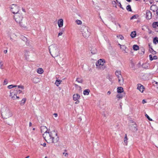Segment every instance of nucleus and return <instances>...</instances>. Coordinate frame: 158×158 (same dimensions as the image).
Here are the masks:
<instances>
[{
	"instance_id": "f257e3e1",
	"label": "nucleus",
	"mask_w": 158,
	"mask_h": 158,
	"mask_svg": "<svg viewBox=\"0 0 158 158\" xmlns=\"http://www.w3.org/2000/svg\"><path fill=\"white\" fill-rule=\"evenodd\" d=\"M43 137L48 143H56L59 140V137L57 132L55 131L45 132L43 135Z\"/></svg>"
},
{
	"instance_id": "f03ea898",
	"label": "nucleus",
	"mask_w": 158,
	"mask_h": 158,
	"mask_svg": "<svg viewBox=\"0 0 158 158\" xmlns=\"http://www.w3.org/2000/svg\"><path fill=\"white\" fill-rule=\"evenodd\" d=\"M50 53L52 57H57V60L61 61L62 60L61 57L60 56V49L57 44H53L49 47Z\"/></svg>"
},
{
	"instance_id": "7ed1b4c3",
	"label": "nucleus",
	"mask_w": 158,
	"mask_h": 158,
	"mask_svg": "<svg viewBox=\"0 0 158 158\" xmlns=\"http://www.w3.org/2000/svg\"><path fill=\"white\" fill-rule=\"evenodd\" d=\"M24 10V9H23V10L24 12L23 14L21 12L15 14L14 15V19L20 27H22L26 28L27 27V23L23 19L24 14L25 12Z\"/></svg>"
},
{
	"instance_id": "20e7f679",
	"label": "nucleus",
	"mask_w": 158,
	"mask_h": 158,
	"mask_svg": "<svg viewBox=\"0 0 158 158\" xmlns=\"http://www.w3.org/2000/svg\"><path fill=\"white\" fill-rule=\"evenodd\" d=\"M2 115L5 119H7L12 115L11 112L6 107L4 106L1 109Z\"/></svg>"
},
{
	"instance_id": "39448f33",
	"label": "nucleus",
	"mask_w": 158,
	"mask_h": 158,
	"mask_svg": "<svg viewBox=\"0 0 158 158\" xmlns=\"http://www.w3.org/2000/svg\"><path fill=\"white\" fill-rule=\"evenodd\" d=\"M105 61L103 59H100L96 63V69L99 70H103L105 69L106 66L104 65Z\"/></svg>"
},
{
	"instance_id": "423d86ee",
	"label": "nucleus",
	"mask_w": 158,
	"mask_h": 158,
	"mask_svg": "<svg viewBox=\"0 0 158 158\" xmlns=\"http://www.w3.org/2000/svg\"><path fill=\"white\" fill-rule=\"evenodd\" d=\"M80 31L83 36L85 38H88L90 35V32L89 31L87 27L84 26H82L81 28Z\"/></svg>"
},
{
	"instance_id": "0eeeda50",
	"label": "nucleus",
	"mask_w": 158,
	"mask_h": 158,
	"mask_svg": "<svg viewBox=\"0 0 158 158\" xmlns=\"http://www.w3.org/2000/svg\"><path fill=\"white\" fill-rule=\"evenodd\" d=\"M35 53V51L33 49H30L26 50L25 52V56L27 59L33 57Z\"/></svg>"
},
{
	"instance_id": "6e6552de",
	"label": "nucleus",
	"mask_w": 158,
	"mask_h": 158,
	"mask_svg": "<svg viewBox=\"0 0 158 158\" xmlns=\"http://www.w3.org/2000/svg\"><path fill=\"white\" fill-rule=\"evenodd\" d=\"M19 6L15 4H12L10 6V10L15 15L21 12L19 10Z\"/></svg>"
},
{
	"instance_id": "1a4fd4ad",
	"label": "nucleus",
	"mask_w": 158,
	"mask_h": 158,
	"mask_svg": "<svg viewBox=\"0 0 158 158\" xmlns=\"http://www.w3.org/2000/svg\"><path fill=\"white\" fill-rule=\"evenodd\" d=\"M8 35L10 37V40L11 41L14 42L16 40L17 36L14 33L13 31H11L9 32Z\"/></svg>"
},
{
	"instance_id": "9d476101",
	"label": "nucleus",
	"mask_w": 158,
	"mask_h": 158,
	"mask_svg": "<svg viewBox=\"0 0 158 158\" xmlns=\"http://www.w3.org/2000/svg\"><path fill=\"white\" fill-rule=\"evenodd\" d=\"M10 96L11 97V98L13 100H15L16 98L18 99L19 98V97L17 96L16 93L15 92V90H10Z\"/></svg>"
},
{
	"instance_id": "9b49d317",
	"label": "nucleus",
	"mask_w": 158,
	"mask_h": 158,
	"mask_svg": "<svg viewBox=\"0 0 158 158\" xmlns=\"http://www.w3.org/2000/svg\"><path fill=\"white\" fill-rule=\"evenodd\" d=\"M146 18L148 19H150L152 17V14L149 10L146 11Z\"/></svg>"
},
{
	"instance_id": "f8f14e48",
	"label": "nucleus",
	"mask_w": 158,
	"mask_h": 158,
	"mask_svg": "<svg viewBox=\"0 0 158 158\" xmlns=\"http://www.w3.org/2000/svg\"><path fill=\"white\" fill-rule=\"evenodd\" d=\"M137 89H139L140 91L143 92L144 89V87L141 84H138L137 85Z\"/></svg>"
},
{
	"instance_id": "ddd939ff",
	"label": "nucleus",
	"mask_w": 158,
	"mask_h": 158,
	"mask_svg": "<svg viewBox=\"0 0 158 158\" xmlns=\"http://www.w3.org/2000/svg\"><path fill=\"white\" fill-rule=\"evenodd\" d=\"M91 53L93 54H94L97 53V50L94 47H92L90 49Z\"/></svg>"
},
{
	"instance_id": "4468645a",
	"label": "nucleus",
	"mask_w": 158,
	"mask_h": 158,
	"mask_svg": "<svg viewBox=\"0 0 158 158\" xmlns=\"http://www.w3.org/2000/svg\"><path fill=\"white\" fill-rule=\"evenodd\" d=\"M58 24L59 27H62L63 25V20L61 19L58 20Z\"/></svg>"
},
{
	"instance_id": "2eb2a0df",
	"label": "nucleus",
	"mask_w": 158,
	"mask_h": 158,
	"mask_svg": "<svg viewBox=\"0 0 158 158\" xmlns=\"http://www.w3.org/2000/svg\"><path fill=\"white\" fill-rule=\"evenodd\" d=\"M118 81L120 85H123L124 84V80L122 76L118 78Z\"/></svg>"
},
{
	"instance_id": "dca6fc26",
	"label": "nucleus",
	"mask_w": 158,
	"mask_h": 158,
	"mask_svg": "<svg viewBox=\"0 0 158 158\" xmlns=\"http://www.w3.org/2000/svg\"><path fill=\"white\" fill-rule=\"evenodd\" d=\"M73 99L74 101L78 100L80 98V96L77 94H75L73 96Z\"/></svg>"
},
{
	"instance_id": "f3484780",
	"label": "nucleus",
	"mask_w": 158,
	"mask_h": 158,
	"mask_svg": "<svg viewBox=\"0 0 158 158\" xmlns=\"http://www.w3.org/2000/svg\"><path fill=\"white\" fill-rule=\"evenodd\" d=\"M121 48L124 51L125 53H127L129 52V50L128 48L124 45H122Z\"/></svg>"
},
{
	"instance_id": "a211bd4d",
	"label": "nucleus",
	"mask_w": 158,
	"mask_h": 158,
	"mask_svg": "<svg viewBox=\"0 0 158 158\" xmlns=\"http://www.w3.org/2000/svg\"><path fill=\"white\" fill-rule=\"evenodd\" d=\"M115 74L118 78L122 76L121 74V72L120 71L118 70H116L115 72Z\"/></svg>"
},
{
	"instance_id": "6ab92c4d",
	"label": "nucleus",
	"mask_w": 158,
	"mask_h": 158,
	"mask_svg": "<svg viewBox=\"0 0 158 158\" xmlns=\"http://www.w3.org/2000/svg\"><path fill=\"white\" fill-rule=\"evenodd\" d=\"M32 81L35 83H37L40 82V79L37 77H34L32 79Z\"/></svg>"
},
{
	"instance_id": "aec40b11",
	"label": "nucleus",
	"mask_w": 158,
	"mask_h": 158,
	"mask_svg": "<svg viewBox=\"0 0 158 158\" xmlns=\"http://www.w3.org/2000/svg\"><path fill=\"white\" fill-rule=\"evenodd\" d=\"M41 132H44L46 131H48V130L47 129V128L45 126H43L41 127Z\"/></svg>"
},
{
	"instance_id": "412c9836",
	"label": "nucleus",
	"mask_w": 158,
	"mask_h": 158,
	"mask_svg": "<svg viewBox=\"0 0 158 158\" xmlns=\"http://www.w3.org/2000/svg\"><path fill=\"white\" fill-rule=\"evenodd\" d=\"M37 72L39 74H42L44 72V70L42 68H39L37 70Z\"/></svg>"
},
{
	"instance_id": "4be33fe9",
	"label": "nucleus",
	"mask_w": 158,
	"mask_h": 158,
	"mask_svg": "<svg viewBox=\"0 0 158 158\" xmlns=\"http://www.w3.org/2000/svg\"><path fill=\"white\" fill-rule=\"evenodd\" d=\"M90 90L89 89H86L84 90L83 91V94L84 95H88L90 92Z\"/></svg>"
},
{
	"instance_id": "5701e85b",
	"label": "nucleus",
	"mask_w": 158,
	"mask_h": 158,
	"mask_svg": "<svg viewBox=\"0 0 158 158\" xmlns=\"http://www.w3.org/2000/svg\"><path fill=\"white\" fill-rule=\"evenodd\" d=\"M123 88L122 87H119L117 88L118 93H120L123 92Z\"/></svg>"
},
{
	"instance_id": "b1692460",
	"label": "nucleus",
	"mask_w": 158,
	"mask_h": 158,
	"mask_svg": "<svg viewBox=\"0 0 158 158\" xmlns=\"http://www.w3.org/2000/svg\"><path fill=\"white\" fill-rule=\"evenodd\" d=\"M130 129L133 131H136L137 130L136 125L135 124H133V127Z\"/></svg>"
},
{
	"instance_id": "393cba45",
	"label": "nucleus",
	"mask_w": 158,
	"mask_h": 158,
	"mask_svg": "<svg viewBox=\"0 0 158 158\" xmlns=\"http://www.w3.org/2000/svg\"><path fill=\"white\" fill-rule=\"evenodd\" d=\"M61 81H62L60 80H57L56 81L55 84L57 86H58L60 84Z\"/></svg>"
},
{
	"instance_id": "a878e982",
	"label": "nucleus",
	"mask_w": 158,
	"mask_h": 158,
	"mask_svg": "<svg viewBox=\"0 0 158 158\" xmlns=\"http://www.w3.org/2000/svg\"><path fill=\"white\" fill-rule=\"evenodd\" d=\"M136 35V32L135 31H133L131 32V36L132 38H134L135 37Z\"/></svg>"
},
{
	"instance_id": "bb28decb",
	"label": "nucleus",
	"mask_w": 158,
	"mask_h": 158,
	"mask_svg": "<svg viewBox=\"0 0 158 158\" xmlns=\"http://www.w3.org/2000/svg\"><path fill=\"white\" fill-rule=\"evenodd\" d=\"M133 48L134 50L137 51L139 49V47L137 45H134L133 46Z\"/></svg>"
},
{
	"instance_id": "cd10ccee",
	"label": "nucleus",
	"mask_w": 158,
	"mask_h": 158,
	"mask_svg": "<svg viewBox=\"0 0 158 158\" xmlns=\"http://www.w3.org/2000/svg\"><path fill=\"white\" fill-rule=\"evenodd\" d=\"M76 81L77 82L79 83H82L83 82V80L81 78L77 77L76 79Z\"/></svg>"
},
{
	"instance_id": "c85d7f7f",
	"label": "nucleus",
	"mask_w": 158,
	"mask_h": 158,
	"mask_svg": "<svg viewBox=\"0 0 158 158\" xmlns=\"http://www.w3.org/2000/svg\"><path fill=\"white\" fill-rule=\"evenodd\" d=\"M127 140H128V139L127 138V134H126L125 135V137L124 138V142L125 143V144L126 145H127Z\"/></svg>"
},
{
	"instance_id": "c756f323",
	"label": "nucleus",
	"mask_w": 158,
	"mask_h": 158,
	"mask_svg": "<svg viewBox=\"0 0 158 158\" xmlns=\"http://www.w3.org/2000/svg\"><path fill=\"white\" fill-rule=\"evenodd\" d=\"M153 42L154 44H156L158 43V38L157 37L154 38L153 39Z\"/></svg>"
},
{
	"instance_id": "7c9ffc66",
	"label": "nucleus",
	"mask_w": 158,
	"mask_h": 158,
	"mask_svg": "<svg viewBox=\"0 0 158 158\" xmlns=\"http://www.w3.org/2000/svg\"><path fill=\"white\" fill-rule=\"evenodd\" d=\"M26 101V99L25 98H24L22 99V100L21 101L20 104L21 106L23 105L25 103V102Z\"/></svg>"
},
{
	"instance_id": "2f4dec72",
	"label": "nucleus",
	"mask_w": 158,
	"mask_h": 158,
	"mask_svg": "<svg viewBox=\"0 0 158 158\" xmlns=\"http://www.w3.org/2000/svg\"><path fill=\"white\" fill-rule=\"evenodd\" d=\"M127 10L129 11H131L132 10L131 8V6L129 5H127L126 7Z\"/></svg>"
},
{
	"instance_id": "473e14b6",
	"label": "nucleus",
	"mask_w": 158,
	"mask_h": 158,
	"mask_svg": "<svg viewBox=\"0 0 158 158\" xmlns=\"http://www.w3.org/2000/svg\"><path fill=\"white\" fill-rule=\"evenodd\" d=\"M17 85H9L8 86V88L9 89H10L12 88H13L17 87Z\"/></svg>"
},
{
	"instance_id": "72a5a7b5",
	"label": "nucleus",
	"mask_w": 158,
	"mask_h": 158,
	"mask_svg": "<svg viewBox=\"0 0 158 158\" xmlns=\"http://www.w3.org/2000/svg\"><path fill=\"white\" fill-rule=\"evenodd\" d=\"M152 26L154 27H156V26L158 27V22L154 23L152 24Z\"/></svg>"
},
{
	"instance_id": "f704fd0d",
	"label": "nucleus",
	"mask_w": 158,
	"mask_h": 158,
	"mask_svg": "<svg viewBox=\"0 0 158 158\" xmlns=\"http://www.w3.org/2000/svg\"><path fill=\"white\" fill-rule=\"evenodd\" d=\"M117 38L120 39L121 40H123L124 39V37L121 35H118L117 36Z\"/></svg>"
},
{
	"instance_id": "c9c22d12",
	"label": "nucleus",
	"mask_w": 158,
	"mask_h": 158,
	"mask_svg": "<svg viewBox=\"0 0 158 158\" xmlns=\"http://www.w3.org/2000/svg\"><path fill=\"white\" fill-rule=\"evenodd\" d=\"M116 97L118 99H121L123 98V95L121 94H118L116 95Z\"/></svg>"
},
{
	"instance_id": "e433bc0d",
	"label": "nucleus",
	"mask_w": 158,
	"mask_h": 158,
	"mask_svg": "<svg viewBox=\"0 0 158 158\" xmlns=\"http://www.w3.org/2000/svg\"><path fill=\"white\" fill-rule=\"evenodd\" d=\"M76 23L78 25H81L82 24V22L81 20L77 19L76 21Z\"/></svg>"
},
{
	"instance_id": "4c0bfd02",
	"label": "nucleus",
	"mask_w": 158,
	"mask_h": 158,
	"mask_svg": "<svg viewBox=\"0 0 158 158\" xmlns=\"http://www.w3.org/2000/svg\"><path fill=\"white\" fill-rule=\"evenodd\" d=\"M3 63L2 61H0V68L1 69H2L3 66Z\"/></svg>"
},
{
	"instance_id": "58836bf2",
	"label": "nucleus",
	"mask_w": 158,
	"mask_h": 158,
	"mask_svg": "<svg viewBox=\"0 0 158 158\" xmlns=\"http://www.w3.org/2000/svg\"><path fill=\"white\" fill-rule=\"evenodd\" d=\"M17 87H18V88H20L22 90H23L24 89V87L23 86L21 85H18Z\"/></svg>"
},
{
	"instance_id": "ea45409f",
	"label": "nucleus",
	"mask_w": 158,
	"mask_h": 158,
	"mask_svg": "<svg viewBox=\"0 0 158 158\" xmlns=\"http://www.w3.org/2000/svg\"><path fill=\"white\" fill-rule=\"evenodd\" d=\"M150 49H151V50H150V51H152V52H151L153 54H156V52L154 51L153 49H152V47H150Z\"/></svg>"
},
{
	"instance_id": "a19ab883",
	"label": "nucleus",
	"mask_w": 158,
	"mask_h": 158,
	"mask_svg": "<svg viewBox=\"0 0 158 158\" xmlns=\"http://www.w3.org/2000/svg\"><path fill=\"white\" fill-rule=\"evenodd\" d=\"M21 38L24 41H26L27 40V38L24 36H22Z\"/></svg>"
},
{
	"instance_id": "79ce46f5",
	"label": "nucleus",
	"mask_w": 158,
	"mask_h": 158,
	"mask_svg": "<svg viewBox=\"0 0 158 158\" xmlns=\"http://www.w3.org/2000/svg\"><path fill=\"white\" fill-rule=\"evenodd\" d=\"M145 116L150 121H152V119L151 118L149 117L148 116V115H147V114H146L145 115Z\"/></svg>"
},
{
	"instance_id": "37998d69",
	"label": "nucleus",
	"mask_w": 158,
	"mask_h": 158,
	"mask_svg": "<svg viewBox=\"0 0 158 158\" xmlns=\"http://www.w3.org/2000/svg\"><path fill=\"white\" fill-rule=\"evenodd\" d=\"M149 56L150 60H153V57H152V55H149Z\"/></svg>"
},
{
	"instance_id": "c03bdc74",
	"label": "nucleus",
	"mask_w": 158,
	"mask_h": 158,
	"mask_svg": "<svg viewBox=\"0 0 158 158\" xmlns=\"http://www.w3.org/2000/svg\"><path fill=\"white\" fill-rule=\"evenodd\" d=\"M63 155L65 157L68 156V154H67V153L64 152L63 153Z\"/></svg>"
},
{
	"instance_id": "a18cd8bd",
	"label": "nucleus",
	"mask_w": 158,
	"mask_h": 158,
	"mask_svg": "<svg viewBox=\"0 0 158 158\" xmlns=\"http://www.w3.org/2000/svg\"><path fill=\"white\" fill-rule=\"evenodd\" d=\"M136 16L135 15H133L132 17H131L130 19H136Z\"/></svg>"
},
{
	"instance_id": "49530a36",
	"label": "nucleus",
	"mask_w": 158,
	"mask_h": 158,
	"mask_svg": "<svg viewBox=\"0 0 158 158\" xmlns=\"http://www.w3.org/2000/svg\"><path fill=\"white\" fill-rule=\"evenodd\" d=\"M17 90H18V93L19 94H20V93H21V92H22V89H19V90H18V89H17L16 91H17Z\"/></svg>"
},
{
	"instance_id": "de8ad7c7",
	"label": "nucleus",
	"mask_w": 158,
	"mask_h": 158,
	"mask_svg": "<svg viewBox=\"0 0 158 158\" xmlns=\"http://www.w3.org/2000/svg\"><path fill=\"white\" fill-rule=\"evenodd\" d=\"M153 60H156L157 59V57L156 56H153Z\"/></svg>"
},
{
	"instance_id": "09e8293b",
	"label": "nucleus",
	"mask_w": 158,
	"mask_h": 158,
	"mask_svg": "<svg viewBox=\"0 0 158 158\" xmlns=\"http://www.w3.org/2000/svg\"><path fill=\"white\" fill-rule=\"evenodd\" d=\"M62 34H63V33L62 32H60L58 34V36H59L61 35Z\"/></svg>"
},
{
	"instance_id": "8fccbe9b",
	"label": "nucleus",
	"mask_w": 158,
	"mask_h": 158,
	"mask_svg": "<svg viewBox=\"0 0 158 158\" xmlns=\"http://www.w3.org/2000/svg\"><path fill=\"white\" fill-rule=\"evenodd\" d=\"M112 3L113 4H114H114L115 5V7H116V3L115 2V1H113Z\"/></svg>"
},
{
	"instance_id": "3c124183",
	"label": "nucleus",
	"mask_w": 158,
	"mask_h": 158,
	"mask_svg": "<svg viewBox=\"0 0 158 158\" xmlns=\"http://www.w3.org/2000/svg\"><path fill=\"white\" fill-rule=\"evenodd\" d=\"M53 115L55 117H57L58 115H57V114H56V113H54L53 114Z\"/></svg>"
},
{
	"instance_id": "603ef678",
	"label": "nucleus",
	"mask_w": 158,
	"mask_h": 158,
	"mask_svg": "<svg viewBox=\"0 0 158 158\" xmlns=\"http://www.w3.org/2000/svg\"><path fill=\"white\" fill-rule=\"evenodd\" d=\"M7 81H6V80H5L4 81V84H5V85H6V84H7Z\"/></svg>"
},
{
	"instance_id": "864d4df0",
	"label": "nucleus",
	"mask_w": 158,
	"mask_h": 158,
	"mask_svg": "<svg viewBox=\"0 0 158 158\" xmlns=\"http://www.w3.org/2000/svg\"><path fill=\"white\" fill-rule=\"evenodd\" d=\"M142 102L143 104H144V103H146V102L144 100H142Z\"/></svg>"
},
{
	"instance_id": "5fc2aeb1",
	"label": "nucleus",
	"mask_w": 158,
	"mask_h": 158,
	"mask_svg": "<svg viewBox=\"0 0 158 158\" xmlns=\"http://www.w3.org/2000/svg\"><path fill=\"white\" fill-rule=\"evenodd\" d=\"M7 52V50H5L4 51V53L6 54V53Z\"/></svg>"
},
{
	"instance_id": "6e6d98bb",
	"label": "nucleus",
	"mask_w": 158,
	"mask_h": 158,
	"mask_svg": "<svg viewBox=\"0 0 158 158\" xmlns=\"http://www.w3.org/2000/svg\"><path fill=\"white\" fill-rule=\"evenodd\" d=\"M77 101H76L75 102V104H78L79 102V101H78V100H77Z\"/></svg>"
},
{
	"instance_id": "4d7b16f0",
	"label": "nucleus",
	"mask_w": 158,
	"mask_h": 158,
	"mask_svg": "<svg viewBox=\"0 0 158 158\" xmlns=\"http://www.w3.org/2000/svg\"><path fill=\"white\" fill-rule=\"evenodd\" d=\"M110 93H111L110 91H108L107 93V94H108L109 95H110Z\"/></svg>"
},
{
	"instance_id": "13d9d810",
	"label": "nucleus",
	"mask_w": 158,
	"mask_h": 158,
	"mask_svg": "<svg viewBox=\"0 0 158 158\" xmlns=\"http://www.w3.org/2000/svg\"><path fill=\"white\" fill-rule=\"evenodd\" d=\"M157 18L158 19V11L156 10Z\"/></svg>"
},
{
	"instance_id": "bf43d9fd",
	"label": "nucleus",
	"mask_w": 158,
	"mask_h": 158,
	"mask_svg": "<svg viewBox=\"0 0 158 158\" xmlns=\"http://www.w3.org/2000/svg\"><path fill=\"white\" fill-rule=\"evenodd\" d=\"M43 145L44 146V147H45L46 146V143H43Z\"/></svg>"
},
{
	"instance_id": "052dcab7",
	"label": "nucleus",
	"mask_w": 158,
	"mask_h": 158,
	"mask_svg": "<svg viewBox=\"0 0 158 158\" xmlns=\"http://www.w3.org/2000/svg\"><path fill=\"white\" fill-rule=\"evenodd\" d=\"M31 125H32L31 123V122H30L29 124V126L30 127H31Z\"/></svg>"
},
{
	"instance_id": "680f3d73",
	"label": "nucleus",
	"mask_w": 158,
	"mask_h": 158,
	"mask_svg": "<svg viewBox=\"0 0 158 158\" xmlns=\"http://www.w3.org/2000/svg\"><path fill=\"white\" fill-rule=\"evenodd\" d=\"M119 4H120V7L122 8V9H123V8L122 7V6L121 5L120 3L119 2Z\"/></svg>"
},
{
	"instance_id": "e2e57ef3",
	"label": "nucleus",
	"mask_w": 158,
	"mask_h": 158,
	"mask_svg": "<svg viewBox=\"0 0 158 158\" xmlns=\"http://www.w3.org/2000/svg\"><path fill=\"white\" fill-rule=\"evenodd\" d=\"M149 48H150V47H152V46L151 45V44H149Z\"/></svg>"
},
{
	"instance_id": "0e129e2a",
	"label": "nucleus",
	"mask_w": 158,
	"mask_h": 158,
	"mask_svg": "<svg viewBox=\"0 0 158 158\" xmlns=\"http://www.w3.org/2000/svg\"><path fill=\"white\" fill-rule=\"evenodd\" d=\"M126 1H127L128 2H131V0H126Z\"/></svg>"
},
{
	"instance_id": "69168bd1",
	"label": "nucleus",
	"mask_w": 158,
	"mask_h": 158,
	"mask_svg": "<svg viewBox=\"0 0 158 158\" xmlns=\"http://www.w3.org/2000/svg\"><path fill=\"white\" fill-rule=\"evenodd\" d=\"M29 157V156H27V157H26L25 158H28Z\"/></svg>"
},
{
	"instance_id": "338daca9",
	"label": "nucleus",
	"mask_w": 158,
	"mask_h": 158,
	"mask_svg": "<svg viewBox=\"0 0 158 158\" xmlns=\"http://www.w3.org/2000/svg\"><path fill=\"white\" fill-rule=\"evenodd\" d=\"M75 86L76 87L77 86H78V85L77 84H75Z\"/></svg>"
},
{
	"instance_id": "774afa93",
	"label": "nucleus",
	"mask_w": 158,
	"mask_h": 158,
	"mask_svg": "<svg viewBox=\"0 0 158 158\" xmlns=\"http://www.w3.org/2000/svg\"><path fill=\"white\" fill-rule=\"evenodd\" d=\"M157 83H158V82H156V84H157Z\"/></svg>"
}]
</instances>
